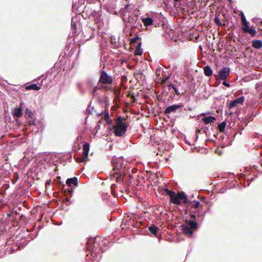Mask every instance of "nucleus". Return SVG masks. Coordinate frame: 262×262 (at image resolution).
I'll return each mask as SVG.
<instances>
[{"label": "nucleus", "instance_id": "1", "mask_svg": "<svg viewBox=\"0 0 262 262\" xmlns=\"http://www.w3.org/2000/svg\"><path fill=\"white\" fill-rule=\"evenodd\" d=\"M113 177L117 182L120 183L123 181L124 175V165L121 159L114 160L113 161Z\"/></svg>", "mask_w": 262, "mask_h": 262}, {"label": "nucleus", "instance_id": "2", "mask_svg": "<svg viewBox=\"0 0 262 262\" xmlns=\"http://www.w3.org/2000/svg\"><path fill=\"white\" fill-rule=\"evenodd\" d=\"M127 127L128 125L126 122V119L121 116H118L113 127V133L117 137H122L125 134Z\"/></svg>", "mask_w": 262, "mask_h": 262}, {"label": "nucleus", "instance_id": "3", "mask_svg": "<svg viewBox=\"0 0 262 262\" xmlns=\"http://www.w3.org/2000/svg\"><path fill=\"white\" fill-rule=\"evenodd\" d=\"M183 233L190 237H191L193 232L196 231L198 228V224L194 221H190L186 220L185 224L181 226Z\"/></svg>", "mask_w": 262, "mask_h": 262}, {"label": "nucleus", "instance_id": "4", "mask_svg": "<svg viewBox=\"0 0 262 262\" xmlns=\"http://www.w3.org/2000/svg\"><path fill=\"white\" fill-rule=\"evenodd\" d=\"M241 17L242 23V30L246 33L250 34L252 37H255L256 33L255 27L253 26H251L250 28L249 27V22L247 21L243 12L241 13Z\"/></svg>", "mask_w": 262, "mask_h": 262}, {"label": "nucleus", "instance_id": "5", "mask_svg": "<svg viewBox=\"0 0 262 262\" xmlns=\"http://www.w3.org/2000/svg\"><path fill=\"white\" fill-rule=\"evenodd\" d=\"M170 201L172 204L177 205L181 204V202L184 204L188 203L187 196L184 192L174 193V194L171 196Z\"/></svg>", "mask_w": 262, "mask_h": 262}, {"label": "nucleus", "instance_id": "6", "mask_svg": "<svg viewBox=\"0 0 262 262\" xmlns=\"http://www.w3.org/2000/svg\"><path fill=\"white\" fill-rule=\"evenodd\" d=\"M113 81V78L111 76L108 75L104 70H102L100 73V77L99 83L106 85L105 86L101 85V88L105 89L107 85L112 84Z\"/></svg>", "mask_w": 262, "mask_h": 262}, {"label": "nucleus", "instance_id": "7", "mask_svg": "<svg viewBox=\"0 0 262 262\" xmlns=\"http://www.w3.org/2000/svg\"><path fill=\"white\" fill-rule=\"evenodd\" d=\"M90 150V144L85 143L83 146V155L81 157H77L76 161L78 163L83 162L86 161L88 158Z\"/></svg>", "mask_w": 262, "mask_h": 262}, {"label": "nucleus", "instance_id": "8", "mask_svg": "<svg viewBox=\"0 0 262 262\" xmlns=\"http://www.w3.org/2000/svg\"><path fill=\"white\" fill-rule=\"evenodd\" d=\"M230 73V69L228 67L223 68L219 72V77L221 80H225L229 76Z\"/></svg>", "mask_w": 262, "mask_h": 262}, {"label": "nucleus", "instance_id": "9", "mask_svg": "<svg viewBox=\"0 0 262 262\" xmlns=\"http://www.w3.org/2000/svg\"><path fill=\"white\" fill-rule=\"evenodd\" d=\"M182 104H173L168 106L164 111V114L167 115L171 112H175L178 108H181Z\"/></svg>", "mask_w": 262, "mask_h": 262}, {"label": "nucleus", "instance_id": "10", "mask_svg": "<svg viewBox=\"0 0 262 262\" xmlns=\"http://www.w3.org/2000/svg\"><path fill=\"white\" fill-rule=\"evenodd\" d=\"M245 100L244 96L239 97L231 101L228 106L229 109H231L233 107L236 106L238 104H242Z\"/></svg>", "mask_w": 262, "mask_h": 262}, {"label": "nucleus", "instance_id": "11", "mask_svg": "<svg viewBox=\"0 0 262 262\" xmlns=\"http://www.w3.org/2000/svg\"><path fill=\"white\" fill-rule=\"evenodd\" d=\"M66 184L69 187H71L72 184H73L75 186H77L78 179L75 177L72 178L68 179L66 181Z\"/></svg>", "mask_w": 262, "mask_h": 262}, {"label": "nucleus", "instance_id": "12", "mask_svg": "<svg viewBox=\"0 0 262 262\" xmlns=\"http://www.w3.org/2000/svg\"><path fill=\"white\" fill-rule=\"evenodd\" d=\"M202 121L206 124L214 122L216 118L213 116L205 117L202 119Z\"/></svg>", "mask_w": 262, "mask_h": 262}, {"label": "nucleus", "instance_id": "13", "mask_svg": "<svg viewBox=\"0 0 262 262\" xmlns=\"http://www.w3.org/2000/svg\"><path fill=\"white\" fill-rule=\"evenodd\" d=\"M23 115L21 107L15 108L13 112V115L17 118L20 117Z\"/></svg>", "mask_w": 262, "mask_h": 262}, {"label": "nucleus", "instance_id": "14", "mask_svg": "<svg viewBox=\"0 0 262 262\" xmlns=\"http://www.w3.org/2000/svg\"><path fill=\"white\" fill-rule=\"evenodd\" d=\"M204 73L206 76L209 77L212 75V70L209 66H206L204 67Z\"/></svg>", "mask_w": 262, "mask_h": 262}, {"label": "nucleus", "instance_id": "15", "mask_svg": "<svg viewBox=\"0 0 262 262\" xmlns=\"http://www.w3.org/2000/svg\"><path fill=\"white\" fill-rule=\"evenodd\" d=\"M142 21L145 26L151 25L153 23V20L150 17L143 18L142 19Z\"/></svg>", "mask_w": 262, "mask_h": 262}, {"label": "nucleus", "instance_id": "16", "mask_svg": "<svg viewBox=\"0 0 262 262\" xmlns=\"http://www.w3.org/2000/svg\"><path fill=\"white\" fill-rule=\"evenodd\" d=\"M190 205H191V208L195 210L199 209L200 208H202L203 207V205L201 204L200 202L196 200H194L192 204L190 203Z\"/></svg>", "mask_w": 262, "mask_h": 262}, {"label": "nucleus", "instance_id": "17", "mask_svg": "<svg viewBox=\"0 0 262 262\" xmlns=\"http://www.w3.org/2000/svg\"><path fill=\"white\" fill-rule=\"evenodd\" d=\"M252 46L257 49L262 47V41L260 40H254L252 41Z\"/></svg>", "mask_w": 262, "mask_h": 262}, {"label": "nucleus", "instance_id": "18", "mask_svg": "<svg viewBox=\"0 0 262 262\" xmlns=\"http://www.w3.org/2000/svg\"><path fill=\"white\" fill-rule=\"evenodd\" d=\"M141 42L138 43L137 48L134 52L135 55H141L143 53V51L141 49Z\"/></svg>", "mask_w": 262, "mask_h": 262}, {"label": "nucleus", "instance_id": "19", "mask_svg": "<svg viewBox=\"0 0 262 262\" xmlns=\"http://www.w3.org/2000/svg\"><path fill=\"white\" fill-rule=\"evenodd\" d=\"M159 230V228L155 226V225H151L148 227V230L150 231L151 233L154 235H156L157 234Z\"/></svg>", "mask_w": 262, "mask_h": 262}, {"label": "nucleus", "instance_id": "20", "mask_svg": "<svg viewBox=\"0 0 262 262\" xmlns=\"http://www.w3.org/2000/svg\"><path fill=\"white\" fill-rule=\"evenodd\" d=\"M27 90H33L35 91H38L40 89V88L36 84L33 83L28 86H26Z\"/></svg>", "mask_w": 262, "mask_h": 262}, {"label": "nucleus", "instance_id": "21", "mask_svg": "<svg viewBox=\"0 0 262 262\" xmlns=\"http://www.w3.org/2000/svg\"><path fill=\"white\" fill-rule=\"evenodd\" d=\"M104 119L108 124L112 123V120L110 118L108 111L105 112L104 115Z\"/></svg>", "mask_w": 262, "mask_h": 262}, {"label": "nucleus", "instance_id": "22", "mask_svg": "<svg viewBox=\"0 0 262 262\" xmlns=\"http://www.w3.org/2000/svg\"><path fill=\"white\" fill-rule=\"evenodd\" d=\"M226 123L223 122L218 125V129L220 132H224L225 131Z\"/></svg>", "mask_w": 262, "mask_h": 262}, {"label": "nucleus", "instance_id": "23", "mask_svg": "<svg viewBox=\"0 0 262 262\" xmlns=\"http://www.w3.org/2000/svg\"><path fill=\"white\" fill-rule=\"evenodd\" d=\"M164 192L168 195L170 196V199L171 198V196L174 194V192L172 190H169L167 188H165L164 189Z\"/></svg>", "mask_w": 262, "mask_h": 262}, {"label": "nucleus", "instance_id": "24", "mask_svg": "<svg viewBox=\"0 0 262 262\" xmlns=\"http://www.w3.org/2000/svg\"><path fill=\"white\" fill-rule=\"evenodd\" d=\"M116 187V185L115 184H112L111 187V193L114 197H117L118 196V194L115 192Z\"/></svg>", "mask_w": 262, "mask_h": 262}, {"label": "nucleus", "instance_id": "25", "mask_svg": "<svg viewBox=\"0 0 262 262\" xmlns=\"http://www.w3.org/2000/svg\"><path fill=\"white\" fill-rule=\"evenodd\" d=\"M214 21L215 22V23L219 26V27H220L221 26H222V23H221L220 21V19L219 18V15H216L215 16V18H214Z\"/></svg>", "mask_w": 262, "mask_h": 262}, {"label": "nucleus", "instance_id": "26", "mask_svg": "<svg viewBox=\"0 0 262 262\" xmlns=\"http://www.w3.org/2000/svg\"><path fill=\"white\" fill-rule=\"evenodd\" d=\"M139 39L138 35H136L135 37L132 38L130 39L129 43L133 46V45L137 42V40Z\"/></svg>", "mask_w": 262, "mask_h": 262}, {"label": "nucleus", "instance_id": "27", "mask_svg": "<svg viewBox=\"0 0 262 262\" xmlns=\"http://www.w3.org/2000/svg\"><path fill=\"white\" fill-rule=\"evenodd\" d=\"M26 114L28 115V116L30 117V118H32V116H33V114L32 113V112L29 110V109H26Z\"/></svg>", "mask_w": 262, "mask_h": 262}, {"label": "nucleus", "instance_id": "28", "mask_svg": "<svg viewBox=\"0 0 262 262\" xmlns=\"http://www.w3.org/2000/svg\"><path fill=\"white\" fill-rule=\"evenodd\" d=\"M200 213H198V214L196 215L195 214H190V218L191 219H192L193 220L192 221H194V220H195L196 219V217H199L200 216Z\"/></svg>", "mask_w": 262, "mask_h": 262}, {"label": "nucleus", "instance_id": "29", "mask_svg": "<svg viewBox=\"0 0 262 262\" xmlns=\"http://www.w3.org/2000/svg\"><path fill=\"white\" fill-rule=\"evenodd\" d=\"M125 9L127 11H130L133 9V7L130 4H127L125 6Z\"/></svg>", "mask_w": 262, "mask_h": 262}, {"label": "nucleus", "instance_id": "30", "mask_svg": "<svg viewBox=\"0 0 262 262\" xmlns=\"http://www.w3.org/2000/svg\"><path fill=\"white\" fill-rule=\"evenodd\" d=\"M172 89L174 90V93L177 95H180L181 94V93L179 91L177 86H174Z\"/></svg>", "mask_w": 262, "mask_h": 262}, {"label": "nucleus", "instance_id": "31", "mask_svg": "<svg viewBox=\"0 0 262 262\" xmlns=\"http://www.w3.org/2000/svg\"><path fill=\"white\" fill-rule=\"evenodd\" d=\"M166 86L168 87V90H169L171 88H173L175 85L172 83H168L166 84Z\"/></svg>", "mask_w": 262, "mask_h": 262}, {"label": "nucleus", "instance_id": "32", "mask_svg": "<svg viewBox=\"0 0 262 262\" xmlns=\"http://www.w3.org/2000/svg\"><path fill=\"white\" fill-rule=\"evenodd\" d=\"M223 84L226 87L229 88L230 86V84L229 83H227L225 80H224V82H223Z\"/></svg>", "mask_w": 262, "mask_h": 262}, {"label": "nucleus", "instance_id": "33", "mask_svg": "<svg viewBox=\"0 0 262 262\" xmlns=\"http://www.w3.org/2000/svg\"><path fill=\"white\" fill-rule=\"evenodd\" d=\"M169 79V77L168 76H167L166 78H163L162 80V82H161V83H165L166 81H167Z\"/></svg>", "mask_w": 262, "mask_h": 262}, {"label": "nucleus", "instance_id": "34", "mask_svg": "<svg viewBox=\"0 0 262 262\" xmlns=\"http://www.w3.org/2000/svg\"><path fill=\"white\" fill-rule=\"evenodd\" d=\"M51 183V179L48 180L46 182V186L48 185H50Z\"/></svg>", "mask_w": 262, "mask_h": 262}, {"label": "nucleus", "instance_id": "35", "mask_svg": "<svg viewBox=\"0 0 262 262\" xmlns=\"http://www.w3.org/2000/svg\"><path fill=\"white\" fill-rule=\"evenodd\" d=\"M130 98L133 100L134 101H135V97L134 95H131Z\"/></svg>", "mask_w": 262, "mask_h": 262}, {"label": "nucleus", "instance_id": "36", "mask_svg": "<svg viewBox=\"0 0 262 262\" xmlns=\"http://www.w3.org/2000/svg\"><path fill=\"white\" fill-rule=\"evenodd\" d=\"M73 188H71L69 190V192L71 193L72 192H73Z\"/></svg>", "mask_w": 262, "mask_h": 262}, {"label": "nucleus", "instance_id": "37", "mask_svg": "<svg viewBox=\"0 0 262 262\" xmlns=\"http://www.w3.org/2000/svg\"><path fill=\"white\" fill-rule=\"evenodd\" d=\"M184 11H185L184 8H181V11L183 12V13H185Z\"/></svg>", "mask_w": 262, "mask_h": 262}, {"label": "nucleus", "instance_id": "38", "mask_svg": "<svg viewBox=\"0 0 262 262\" xmlns=\"http://www.w3.org/2000/svg\"><path fill=\"white\" fill-rule=\"evenodd\" d=\"M174 2H177L178 1H179V0H173Z\"/></svg>", "mask_w": 262, "mask_h": 262}, {"label": "nucleus", "instance_id": "39", "mask_svg": "<svg viewBox=\"0 0 262 262\" xmlns=\"http://www.w3.org/2000/svg\"><path fill=\"white\" fill-rule=\"evenodd\" d=\"M193 212L196 213L198 212V210L193 211Z\"/></svg>", "mask_w": 262, "mask_h": 262}, {"label": "nucleus", "instance_id": "40", "mask_svg": "<svg viewBox=\"0 0 262 262\" xmlns=\"http://www.w3.org/2000/svg\"><path fill=\"white\" fill-rule=\"evenodd\" d=\"M119 92H118V97H119Z\"/></svg>", "mask_w": 262, "mask_h": 262}, {"label": "nucleus", "instance_id": "41", "mask_svg": "<svg viewBox=\"0 0 262 262\" xmlns=\"http://www.w3.org/2000/svg\"><path fill=\"white\" fill-rule=\"evenodd\" d=\"M260 166L262 167V162L260 164Z\"/></svg>", "mask_w": 262, "mask_h": 262}, {"label": "nucleus", "instance_id": "42", "mask_svg": "<svg viewBox=\"0 0 262 262\" xmlns=\"http://www.w3.org/2000/svg\"><path fill=\"white\" fill-rule=\"evenodd\" d=\"M229 2H231V0H228Z\"/></svg>", "mask_w": 262, "mask_h": 262}]
</instances>
